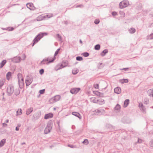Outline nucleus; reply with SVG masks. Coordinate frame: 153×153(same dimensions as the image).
Listing matches in <instances>:
<instances>
[{
  "label": "nucleus",
  "instance_id": "nucleus-48",
  "mask_svg": "<svg viewBox=\"0 0 153 153\" xmlns=\"http://www.w3.org/2000/svg\"><path fill=\"white\" fill-rule=\"evenodd\" d=\"M49 101L51 103H53L56 102L54 101L53 97L50 99Z\"/></svg>",
  "mask_w": 153,
  "mask_h": 153
},
{
  "label": "nucleus",
  "instance_id": "nucleus-28",
  "mask_svg": "<svg viewBox=\"0 0 153 153\" xmlns=\"http://www.w3.org/2000/svg\"><path fill=\"white\" fill-rule=\"evenodd\" d=\"M51 130V129L46 127L44 130L45 134H48L50 132Z\"/></svg>",
  "mask_w": 153,
  "mask_h": 153
},
{
  "label": "nucleus",
  "instance_id": "nucleus-52",
  "mask_svg": "<svg viewBox=\"0 0 153 153\" xmlns=\"http://www.w3.org/2000/svg\"><path fill=\"white\" fill-rule=\"evenodd\" d=\"M7 30L8 31H12L14 30V28L13 27H9L7 28Z\"/></svg>",
  "mask_w": 153,
  "mask_h": 153
},
{
  "label": "nucleus",
  "instance_id": "nucleus-20",
  "mask_svg": "<svg viewBox=\"0 0 153 153\" xmlns=\"http://www.w3.org/2000/svg\"><path fill=\"white\" fill-rule=\"evenodd\" d=\"M33 111V108L30 107L27 109L26 111V114L27 115L30 114Z\"/></svg>",
  "mask_w": 153,
  "mask_h": 153
},
{
  "label": "nucleus",
  "instance_id": "nucleus-54",
  "mask_svg": "<svg viewBox=\"0 0 153 153\" xmlns=\"http://www.w3.org/2000/svg\"><path fill=\"white\" fill-rule=\"evenodd\" d=\"M94 88L96 89H99V84H94Z\"/></svg>",
  "mask_w": 153,
  "mask_h": 153
},
{
  "label": "nucleus",
  "instance_id": "nucleus-58",
  "mask_svg": "<svg viewBox=\"0 0 153 153\" xmlns=\"http://www.w3.org/2000/svg\"><path fill=\"white\" fill-rule=\"evenodd\" d=\"M129 69V68H123L122 69H121V70H124L125 71H127Z\"/></svg>",
  "mask_w": 153,
  "mask_h": 153
},
{
  "label": "nucleus",
  "instance_id": "nucleus-51",
  "mask_svg": "<svg viewBox=\"0 0 153 153\" xmlns=\"http://www.w3.org/2000/svg\"><path fill=\"white\" fill-rule=\"evenodd\" d=\"M100 22V20L99 19H96L94 22V23L96 25H98L99 24Z\"/></svg>",
  "mask_w": 153,
  "mask_h": 153
},
{
  "label": "nucleus",
  "instance_id": "nucleus-11",
  "mask_svg": "<svg viewBox=\"0 0 153 153\" xmlns=\"http://www.w3.org/2000/svg\"><path fill=\"white\" fill-rule=\"evenodd\" d=\"M53 114L51 113L46 114L45 115L44 118L45 119H48L53 117Z\"/></svg>",
  "mask_w": 153,
  "mask_h": 153
},
{
  "label": "nucleus",
  "instance_id": "nucleus-33",
  "mask_svg": "<svg viewBox=\"0 0 153 153\" xmlns=\"http://www.w3.org/2000/svg\"><path fill=\"white\" fill-rule=\"evenodd\" d=\"M40 117V114H36L34 115L33 116V117L34 118L35 120L38 119Z\"/></svg>",
  "mask_w": 153,
  "mask_h": 153
},
{
  "label": "nucleus",
  "instance_id": "nucleus-26",
  "mask_svg": "<svg viewBox=\"0 0 153 153\" xmlns=\"http://www.w3.org/2000/svg\"><path fill=\"white\" fill-rule=\"evenodd\" d=\"M129 103V100L128 99L126 100L124 102V105L125 107H127Z\"/></svg>",
  "mask_w": 153,
  "mask_h": 153
},
{
  "label": "nucleus",
  "instance_id": "nucleus-13",
  "mask_svg": "<svg viewBox=\"0 0 153 153\" xmlns=\"http://www.w3.org/2000/svg\"><path fill=\"white\" fill-rule=\"evenodd\" d=\"M72 114L73 115L78 117L79 119H80L82 118L81 116L80 115V114L78 112H73L72 113Z\"/></svg>",
  "mask_w": 153,
  "mask_h": 153
},
{
  "label": "nucleus",
  "instance_id": "nucleus-37",
  "mask_svg": "<svg viewBox=\"0 0 153 153\" xmlns=\"http://www.w3.org/2000/svg\"><path fill=\"white\" fill-rule=\"evenodd\" d=\"M43 17L42 16H39L37 17L36 20L38 21H40L43 20Z\"/></svg>",
  "mask_w": 153,
  "mask_h": 153
},
{
  "label": "nucleus",
  "instance_id": "nucleus-5",
  "mask_svg": "<svg viewBox=\"0 0 153 153\" xmlns=\"http://www.w3.org/2000/svg\"><path fill=\"white\" fill-rule=\"evenodd\" d=\"M138 107L140 110L143 113H146V109L145 106L143 105V104L140 102L138 103Z\"/></svg>",
  "mask_w": 153,
  "mask_h": 153
},
{
  "label": "nucleus",
  "instance_id": "nucleus-29",
  "mask_svg": "<svg viewBox=\"0 0 153 153\" xmlns=\"http://www.w3.org/2000/svg\"><path fill=\"white\" fill-rule=\"evenodd\" d=\"M39 34L40 37H41V39L44 36L47 35H48V33L46 32H40Z\"/></svg>",
  "mask_w": 153,
  "mask_h": 153
},
{
  "label": "nucleus",
  "instance_id": "nucleus-32",
  "mask_svg": "<svg viewBox=\"0 0 153 153\" xmlns=\"http://www.w3.org/2000/svg\"><path fill=\"white\" fill-rule=\"evenodd\" d=\"M121 108V106L119 104H117L114 108L115 110H120Z\"/></svg>",
  "mask_w": 153,
  "mask_h": 153
},
{
  "label": "nucleus",
  "instance_id": "nucleus-56",
  "mask_svg": "<svg viewBox=\"0 0 153 153\" xmlns=\"http://www.w3.org/2000/svg\"><path fill=\"white\" fill-rule=\"evenodd\" d=\"M150 145L151 147H153V139L150 141Z\"/></svg>",
  "mask_w": 153,
  "mask_h": 153
},
{
  "label": "nucleus",
  "instance_id": "nucleus-25",
  "mask_svg": "<svg viewBox=\"0 0 153 153\" xmlns=\"http://www.w3.org/2000/svg\"><path fill=\"white\" fill-rule=\"evenodd\" d=\"M128 82V79H120L119 82L122 84L125 83H127Z\"/></svg>",
  "mask_w": 153,
  "mask_h": 153
},
{
  "label": "nucleus",
  "instance_id": "nucleus-22",
  "mask_svg": "<svg viewBox=\"0 0 153 153\" xmlns=\"http://www.w3.org/2000/svg\"><path fill=\"white\" fill-rule=\"evenodd\" d=\"M106 126L107 128L111 130L114 129L115 128V127L114 126L110 124H107Z\"/></svg>",
  "mask_w": 153,
  "mask_h": 153
},
{
  "label": "nucleus",
  "instance_id": "nucleus-36",
  "mask_svg": "<svg viewBox=\"0 0 153 153\" xmlns=\"http://www.w3.org/2000/svg\"><path fill=\"white\" fill-rule=\"evenodd\" d=\"M136 30L134 28H131L129 30V31L131 33H134L135 32Z\"/></svg>",
  "mask_w": 153,
  "mask_h": 153
},
{
  "label": "nucleus",
  "instance_id": "nucleus-59",
  "mask_svg": "<svg viewBox=\"0 0 153 153\" xmlns=\"http://www.w3.org/2000/svg\"><path fill=\"white\" fill-rule=\"evenodd\" d=\"M99 97H104V94L103 93L100 92V94Z\"/></svg>",
  "mask_w": 153,
  "mask_h": 153
},
{
  "label": "nucleus",
  "instance_id": "nucleus-16",
  "mask_svg": "<svg viewBox=\"0 0 153 153\" xmlns=\"http://www.w3.org/2000/svg\"><path fill=\"white\" fill-rule=\"evenodd\" d=\"M52 122L51 120L48 122L46 127L50 128L51 130V129L52 128Z\"/></svg>",
  "mask_w": 153,
  "mask_h": 153
},
{
  "label": "nucleus",
  "instance_id": "nucleus-49",
  "mask_svg": "<svg viewBox=\"0 0 153 153\" xmlns=\"http://www.w3.org/2000/svg\"><path fill=\"white\" fill-rule=\"evenodd\" d=\"M68 147L72 148H75L76 147V146L75 145H71V144H68Z\"/></svg>",
  "mask_w": 153,
  "mask_h": 153
},
{
  "label": "nucleus",
  "instance_id": "nucleus-7",
  "mask_svg": "<svg viewBox=\"0 0 153 153\" xmlns=\"http://www.w3.org/2000/svg\"><path fill=\"white\" fill-rule=\"evenodd\" d=\"M80 90L79 88H74L70 90V92L72 94H76L78 93Z\"/></svg>",
  "mask_w": 153,
  "mask_h": 153
},
{
  "label": "nucleus",
  "instance_id": "nucleus-47",
  "mask_svg": "<svg viewBox=\"0 0 153 153\" xmlns=\"http://www.w3.org/2000/svg\"><path fill=\"white\" fill-rule=\"evenodd\" d=\"M45 89H41L39 90V93L40 94H42L45 93Z\"/></svg>",
  "mask_w": 153,
  "mask_h": 153
},
{
  "label": "nucleus",
  "instance_id": "nucleus-9",
  "mask_svg": "<svg viewBox=\"0 0 153 153\" xmlns=\"http://www.w3.org/2000/svg\"><path fill=\"white\" fill-rule=\"evenodd\" d=\"M27 7L30 10H34L35 7L33 6V4L31 3H27L26 4Z\"/></svg>",
  "mask_w": 153,
  "mask_h": 153
},
{
  "label": "nucleus",
  "instance_id": "nucleus-42",
  "mask_svg": "<svg viewBox=\"0 0 153 153\" xmlns=\"http://www.w3.org/2000/svg\"><path fill=\"white\" fill-rule=\"evenodd\" d=\"M78 69L77 70H73L72 71V73L74 75H76V74L78 72Z\"/></svg>",
  "mask_w": 153,
  "mask_h": 153
},
{
  "label": "nucleus",
  "instance_id": "nucleus-41",
  "mask_svg": "<svg viewBox=\"0 0 153 153\" xmlns=\"http://www.w3.org/2000/svg\"><path fill=\"white\" fill-rule=\"evenodd\" d=\"M91 114L92 115H98L97 111V109L93 111L92 112Z\"/></svg>",
  "mask_w": 153,
  "mask_h": 153
},
{
  "label": "nucleus",
  "instance_id": "nucleus-45",
  "mask_svg": "<svg viewBox=\"0 0 153 153\" xmlns=\"http://www.w3.org/2000/svg\"><path fill=\"white\" fill-rule=\"evenodd\" d=\"M60 50V48H59L58 49L56 50V51L55 52L54 54V57H55V56H57L58 54L59 53V52Z\"/></svg>",
  "mask_w": 153,
  "mask_h": 153
},
{
  "label": "nucleus",
  "instance_id": "nucleus-2",
  "mask_svg": "<svg viewBox=\"0 0 153 153\" xmlns=\"http://www.w3.org/2000/svg\"><path fill=\"white\" fill-rule=\"evenodd\" d=\"M18 78L19 85V88L22 89L23 88L24 84V79L22 77V75L20 73L18 74Z\"/></svg>",
  "mask_w": 153,
  "mask_h": 153
},
{
  "label": "nucleus",
  "instance_id": "nucleus-17",
  "mask_svg": "<svg viewBox=\"0 0 153 153\" xmlns=\"http://www.w3.org/2000/svg\"><path fill=\"white\" fill-rule=\"evenodd\" d=\"M148 95L149 96L153 97V89H150L148 91Z\"/></svg>",
  "mask_w": 153,
  "mask_h": 153
},
{
  "label": "nucleus",
  "instance_id": "nucleus-10",
  "mask_svg": "<svg viewBox=\"0 0 153 153\" xmlns=\"http://www.w3.org/2000/svg\"><path fill=\"white\" fill-rule=\"evenodd\" d=\"M27 78V79L25 80V82L26 85L27 86H28L30 85L33 82V78L32 77L30 78Z\"/></svg>",
  "mask_w": 153,
  "mask_h": 153
},
{
  "label": "nucleus",
  "instance_id": "nucleus-38",
  "mask_svg": "<svg viewBox=\"0 0 153 153\" xmlns=\"http://www.w3.org/2000/svg\"><path fill=\"white\" fill-rule=\"evenodd\" d=\"M99 104L100 105H102L105 103L104 100L100 99H99Z\"/></svg>",
  "mask_w": 153,
  "mask_h": 153
},
{
  "label": "nucleus",
  "instance_id": "nucleus-14",
  "mask_svg": "<svg viewBox=\"0 0 153 153\" xmlns=\"http://www.w3.org/2000/svg\"><path fill=\"white\" fill-rule=\"evenodd\" d=\"M114 92L117 94H120L121 92V89L120 87H117L114 89Z\"/></svg>",
  "mask_w": 153,
  "mask_h": 153
},
{
  "label": "nucleus",
  "instance_id": "nucleus-63",
  "mask_svg": "<svg viewBox=\"0 0 153 153\" xmlns=\"http://www.w3.org/2000/svg\"><path fill=\"white\" fill-rule=\"evenodd\" d=\"M150 39H153V33H152L150 35Z\"/></svg>",
  "mask_w": 153,
  "mask_h": 153
},
{
  "label": "nucleus",
  "instance_id": "nucleus-18",
  "mask_svg": "<svg viewBox=\"0 0 153 153\" xmlns=\"http://www.w3.org/2000/svg\"><path fill=\"white\" fill-rule=\"evenodd\" d=\"M12 76V73L11 72H8L6 74V77L7 79L9 80Z\"/></svg>",
  "mask_w": 153,
  "mask_h": 153
},
{
  "label": "nucleus",
  "instance_id": "nucleus-50",
  "mask_svg": "<svg viewBox=\"0 0 153 153\" xmlns=\"http://www.w3.org/2000/svg\"><path fill=\"white\" fill-rule=\"evenodd\" d=\"M44 72V70L43 69H41L39 71V73L41 75L43 74Z\"/></svg>",
  "mask_w": 153,
  "mask_h": 153
},
{
  "label": "nucleus",
  "instance_id": "nucleus-24",
  "mask_svg": "<svg viewBox=\"0 0 153 153\" xmlns=\"http://www.w3.org/2000/svg\"><path fill=\"white\" fill-rule=\"evenodd\" d=\"M54 99L55 102L59 101L61 98V96L59 95H57L53 97Z\"/></svg>",
  "mask_w": 153,
  "mask_h": 153
},
{
  "label": "nucleus",
  "instance_id": "nucleus-55",
  "mask_svg": "<svg viewBox=\"0 0 153 153\" xmlns=\"http://www.w3.org/2000/svg\"><path fill=\"white\" fill-rule=\"evenodd\" d=\"M111 14L113 16H114L117 15V13L115 11H113L111 13Z\"/></svg>",
  "mask_w": 153,
  "mask_h": 153
},
{
  "label": "nucleus",
  "instance_id": "nucleus-12",
  "mask_svg": "<svg viewBox=\"0 0 153 153\" xmlns=\"http://www.w3.org/2000/svg\"><path fill=\"white\" fill-rule=\"evenodd\" d=\"M98 115H100L103 114L105 112V111L103 109H97Z\"/></svg>",
  "mask_w": 153,
  "mask_h": 153
},
{
  "label": "nucleus",
  "instance_id": "nucleus-31",
  "mask_svg": "<svg viewBox=\"0 0 153 153\" xmlns=\"http://www.w3.org/2000/svg\"><path fill=\"white\" fill-rule=\"evenodd\" d=\"M94 48L96 50L98 51L100 50V45L99 44L96 45L94 46Z\"/></svg>",
  "mask_w": 153,
  "mask_h": 153
},
{
  "label": "nucleus",
  "instance_id": "nucleus-4",
  "mask_svg": "<svg viewBox=\"0 0 153 153\" xmlns=\"http://www.w3.org/2000/svg\"><path fill=\"white\" fill-rule=\"evenodd\" d=\"M128 4V0H124L120 2L119 5V7L121 9L124 8L126 7Z\"/></svg>",
  "mask_w": 153,
  "mask_h": 153
},
{
  "label": "nucleus",
  "instance_id": "nucleus-27",
  "mask_svg": "<svg viewBox=\"0 0 153 153\" xmlns=\"http://www.w3.org/2000/svg\"><path fill=\"white\" fill-rule=\"evenodd\" d=\"M6 142V139H3L0 142V147L3 146Z\"/></svg>",
  "mask_w": 153,
  "mask_h": 153
},
{
  "label": "nucleus",
  "instance_id": "nucleus-30",
  "mask_svg": "<svg viewBox=\"0 0 153 153\" xmlns=\"http://www.w3.org/2000/svg\"><path fill=\"white\" fill-rule=\"evenodd\" d=\"M22 110L20 108L18 110L16 111V115H19L22 114Z\"/></svg>",
  "mask_w": 153,
  "mask_h": 153
},
{
  "label": "nucleus",
  "instance_id": "nucleus-3",
  "mask_svg": "<svg viewBox=\"0 0 153 153\" xmlns=\"http://www.w3.org/2000/svg\"><path fill=\"white\" fill-rule=\"evenodd\" d=\"M14 87L12 85H8L7 88V95L9 96H11L13 93L14 91Z\"/></svg>",
  "mask_w": 153,
  "mask_h": 153
},
{
  "label": "nucleus",
  "instance_id": "nucleus-61",
  "mask_svg": "<svg viewBox=\"0 0 153 153\" xmlns=\"http://www.w3.org/2000/svg\"><path fill=\"white\" fill-rule=\"evenodd\" d=\"M83 6V5L82 4H80V5H78L76 6V7H82Z\"/></svg>",
  "mask_w": 153,
  "mask_h": 153
},
{
  "label": "nucleus",
  "instance_id": "nucleus-1",
  "mask_svg": "<svg viewBox=\"0 0 153 153\" xmlns=\"http://www.w3.org/2000/svg\"><path fill=\"white\" fill-rule=\"evenodd\" d=\"M56 59V57H54L51 60H50L49 57H47L45 58L40 63V65H42L46 64L47 65H49L50 63L53 62Z\"/></svg>",
  "mask_w": 153,
  "mask_h": 153
},
{
  "label": "nucleus",
  "instance_id": "nucleus-43",
  "mask_svg": "<svg viewBox=\"0 0 153 153\" xmlns=\"http://www.w3.org/2000/svg\"><path fill=\"white\" fill-rule=\"evenodd\" d=\"M82 143L85 145H88L89 143V142L88 139H85L84 140Z\"/></svg>",
  "mask_w": 153,
  "mask_h": 153
},
{
  "label": "nucleus",
  "instance_id": "nucleus-60",
  "mask_svg": "<svg viewBox=\"0 0 153 153\" xmlns=\"http://www.w3.org/2000/svg\"><path fill=\"white\" fill-rule=\"evenodd\" d=\"M142 140L141 139L138 138L137 143H142Z\"/></svg>",
  "mask_w": 153,
  "mask_h": 153
},
{
  "label": "nucleus",
  "instance_id": "nucleus-19",
  "mask_svg": "<svg viewBox=\"0 0 153 153\" xmlns=\"http://www.w3.org/2000/svg\"><path fill=\"white\" fill-rule=\"evenodd\" d=\"M108 52V50L107 49H105L102 51L100 53V55L102 56H105L106 54Z\"/></svg>",
  "mask_w": 153,
  "mask_h": 153
},
{
  "label": "nucleus",
  "instance_id": "nucleus-62",
  "mask_svg": "<svg viewBox=\"0 0 153 153\" xmlns=\"http://www.w3.org/2000/svg\"><path fill=\"white\" fill-rule=\"evenodd\" d=\"M2 125L4 127H6L7 126V124L6 123H3L2 124Z\"/></svg>",
  "mask_w": 153,
  "mask_h": 153
},
{
  "label": "nucleus",
  "instance_id": "nucleus-57",
  "mask_svg": "<svg viewBox=\"0 0 153 153\" xmlns=\"http://www.w3.org/2000/svg\"><path fill=\"white\" fill-rule=\"evenodd\" d=\"M99 100H93V102L99 104Z\"/></svg>",
  "mask_w": 153,
  "mask_h": 153
},
{
  "label": "nucleus",
  "instance_id": "nucleus-34",
  "mask_svg": "<svg viewBox=\"0 0 153 153\" xmlns=\"http://www.w3.org/2000/svg\"><path fill=\"white\" fill-rule=\"evenodd\" d=\"M143 103L144 104L147 105L149 103V100L148 99L146 98L144 99Z\"/></svg>",
  "mask_w": 153,
  "mask_h": 153
},
{
  "label": "nucleus",
  "instance_id": "nucleus-53",
  "mask_svg": "<svg viewBox=\"0 0 153 153\" xmlns=\"http://www.w3.org/2000/svg\"><path fill=\"white\" fill-rule=\"evenodd\" d=\"M56 36L59 39V40L60 41L62 40V38L60 35L58 33L56 34Z\"/></svg>",
  "mask_w": 153,
  "mask_h": 153
},
{
  "label": "nucleus",
  "instance_id": "nucleus-6",
  "mask_svg": "<svg viewBox=\"0 0 153 153\" xmlns=\"http://www.w3.org/2000/svg\"><path fill=\"white\" fill-rule=\"evenodd\" d=\"M41 39V37L39 36V34L35 37L33 40V44L32 46H33L35 44L38 42Z\"/></svg>",
  "mask_w": 153,
  "mask_h": 153
},
{
  "label": "nucleus",
  "instance_id": "nucleus-8",
  "mask_svg": "<svg viewBox=\"0 0 153 153\" xmlns=\"http://www.w3.org/2000/svg\"><path fill=\"white\" fill-rule=\"evenodd\" d=\"M12 62L14 63H17L21 61V58L20 56H16L13 58L11 59Z\"/></svg>",
  "mask_w": 153,
  "mask_h": 153
},
{
  "label": "nucleus",
  "instance_id": "nucleus-15",
  "mask_svg": "<svg viewBox=\"0 0 153 153\" xmlns=\"http://www.w3.org/2000/svg\"><path fill=\"white\" fill-rule=\"evenodd\" d=\"M62 63L64 65V66H63L61 68H58L57 69L55 68V69L56 71H58L60 69L63 68L67 66L68 64V62L67 61H63L62 62Z\"/></svg>",
  "mask_w": 153,
  "mask_h": 153
},
{
  "label": "nucleus",
  "instance_id": "nucleus-39",
  "mask_svg": "<svg viewBox=\"0 0 153 153\" xmlns=\"http://www.w3.org/2000/svg\"><path fill=\"white\" fill-rule=\"evenodd\" d=\"M20 94V90L19 89H16L14 92V94L15 95L17 96Z\"/></svg>",
  "mask_w": 153,
  "mask_h": 153
},
{
  "label": "nucleus",
  "instance_id": "nucleus-40",
  "mask_svg": "<svg viewBox=\"0 0 153 153\" xmlns=\"http://www.w3.org/2000/svg\"><path fill=\"white\" fill-rule=\"evenodd\" d=\"M76 60L78 61H81L83 60V58L81 56H77L76 57Z\"/></svg>",
  "mask_w": 153,
  "mask_h": 153
},
{
  "label": "nucleus",
  "instance_id": "nucleus-44",
  "mask_svg": "<svg viewBox=\"0 0 153 153\" xmlns=\"http://www.w3.org/2000/svg\"><path fill=\"white\" fill-rule=\"evenodd\" d=\"M93 93L98 96H99L100 94V92L97 91H93Z\"/></svg>",
  "mask_w": 153,
  "mask_h": 153
},
{
  "label": "nucleus",
  "instance_id": "nucleus-23",
  "mask_svg": "<svg viewBox=\"0 0 153 153\" xmlns=\"http://www.w3.org/2000/svg\"><path fill=\"white\" fill-rule=\"evenodd\" d=\"M5 82V79H2L0 80V89L4 85Z\"/></svg>",
  "mask_w": 153,
  "mask_h": 153
},
{
  "label": "nucleus",
  "instance_id": "nucleus-46",
  "mask_svg": "<svg viewBox=\"0 0 153 153\" xmlns=\"http://www.w3.org/2000/svg\"><path fill=\"white\" fill-rule=\"evenodd\" d=\"M104 65H103L102 63H100V65L98 66V68L99 69H101L104 67Z\"/></svg>",
  "mask_w": 153,
  "mask_h": 153
},
{
  "label": "nucleus",
  "instance_id": "nucleus-21",
  "mask_svg": "<svg viewBox=\"0 0 153 153\" xmlns=\"http://www.w3.org/2000/svg\"><path fill=\"white\" fill-rule=\"evenodd\" d=\"M7 62L6 60H3L0 63V68H1Z\"/></svg>",
  "mask_w": 153,
  "mask_h": 153
},
{
  "label": "nucleus",
  "instance_id": "nucleus-35",
  "mask_svg": "<svg viewBox=\"0 0 153 153\" xmlns=\"http://www.w3.org/2000/svg\"><path fill=\"white\" fill-rule=\"evenodd\" d=\"M82 55L84 57H87L89 56V53L87 52H85L82 53Z\"/></svg>",
  "mask_w": 153,
  "mask_h": 153
},
{
  "label": "nucleus",
  "instance_id": "nucleus-64",
  "mask_svg": "<svg viewBox=\"0 0 153 153\" xmlns=\"http://www.w3.org/2000/svg\"><path fill=\"white\" fill-rule=\"evenodd\" d=\"M64 66V65L63 64H62V63L61 64L59 65V67H58V68H61L62 67Z\"/></svg>",
  "mask_w": 153,
  "mask_h": 153
}]
</instances>
